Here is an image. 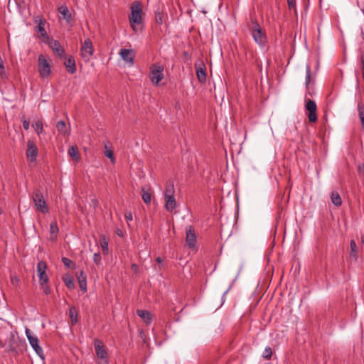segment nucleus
<instances>
[{"instance_id": "nucleus-1", "label": "nucleus", "mask_w": 364, "mask_h": 364, "mask_svg": "<svg viewBox=\"0 0 364 364\" xmlns=\"http://www.w3.org/2000/svg\"><path fill=\"white\" fill-rule=\"evenodd\" d=\"M130 14L129 15V21L132 28L136 31V26L142 23V6L139 1H134L130 6Z\"/></svg>"}, {"instance_id": "nucleus-2", "label": "nucleus", "mask_w": 364, "mask_h": 364, "mask_svg": "<svg viewBox=\"0 0 364 364\" xmlns=\"http://www.w3.org/2000/svg\"><path fill=\"white\" fill-rule=\"evenodd\" d=\"M252 25L250 27L251 35L257 44L260 47H264L267 41V35L262 30L257 20L251 18Z\"/></svg>"}, {"instance_id": "nucleus-3", "label": "nucleus", "mask_w": 364, "mask_h": 364, "mask_svg": "<svg viewBox=\"0 0 364 364\" xmlns=\"http://www.w3.org/2000/svg\"><path fill=\"white\" fill-rule=\"evenodd\" d=\"M32 200L37 210L43 214L49 212L48 204L41 189L36 188L34 190L32 195Z\"/></svg>"}, {"instance_id": "nucleus-4", "label": "nucleus", "mask_w": 364, "mask_h": 364, "mask_svg": "<svg viewBox=\"0 0 364 364\" xmlns=\"http://www.w3.org/2000/svg\"><path fill=\"white\" fill-rule=\"evenodd\" d=\"M94 346L97 357L100 360L99 364H109L108 353L103 342L98 338H95Z\"/></svg>"}, {"instance_id": "nucleus-5", "label": "nucleus", "mask_w": 364, "mask_h": 364, "mask_svg": "<svg viewBox=\"0 0 364 364\" xmlns=\"http://www.w3.org/2000/svg\"><path fill=\"white\" fill-rule=\"evenodd\" d=\"M38 72L42 78H47L51 73L50 65L48 63L46 58L41 54L38 59Z\"/></svg>"}, {"instance_id": "nucleus-6", "label": "nucleus", "mask_w": 364, "mask_h": 364, "mask_svg": "<svg viewBox=\"0 0 364 364\" xmlns=\"http://www.w3.org/2000/svg\"><path fill=\"white\" fill-rule=\"evenodd\" d=\"M94 47L90 38L85 40L80 48V55L85 60L89 61L94 54Z\"/></svg>"}, {"instance_id": "nucleus-7", "label": "nucleus", "mask_w": 364, "mask_h": 364, "mask_svg": "<svg viewBox=\"0 0 364 364\" xmlns=\"http://www.w3.org/2000/svg\"><path fill=\"white\" fill-rule=\"evenodd\" d=\"M164 68L161 65H153L150 70V78L151 82L155 85H159V82L164 78Z\"/></svg>"}, {"instance_id": "nucleus-8", "label": "nucleus", "mask_w": 364, "mask_h": 364, "mask_svg": "<svg viewBox=\"0 0 364 364\" xmlns=\"http://www.w3.org/2000/svg\"><path fill=\"white\" fill-rule=\"evenodd\" d=\"M38 19L35 20V22L37 23V26L35 28L36 32L40 34L41 38H43L44 42H46V40H49V36L46 31L45 26L46 24V21L43 17H37Z\"/></svg>"}, {"instance_id": "nucleus-9", "label": "nucleus", "mask_w": 364, "mask_h": 364, "mask_svg": "<svg viewBox=\"0 0 364 364\" xmlns=\"http://www.w3.org/2000/svg\"><path fill=\"white\" fill-rule=\"evenodd\" d=\"M26 334L29 341V343L32 346L33 350L40 357H42V355H43V350L41 348V347L38 345V338L36 336H33L30 329L28 328L26 329Z\"/></svg>"}, {"instance_id": "nucleus-10", "label": "nucleus", "mask_w": 364, "mask_h": 364, "mask_svg": "<svg viewBox=\"0 0 364 364\" xmlns=\"http://www.w3.org/2000/svg\"><path fill=\"white\" fill-rule=\"evenodd\" d=\"M306 109L309 112L308 119L310 122H316L317 121L316 105L314 100H309L305 105Z\"/></svg>"}, {"instance_id": "nucleus-11", "label": "nucleus", "mask_w": 364, "mask_h": 364, "mask_svg": "<svg viewBox=\"0 0 364 364\" xmlns=\"http://www.w3.org/2000/svg\"><path fill=\"white\" fill-rule=\"evenodd\" d=\"M38 152V148L35 144L34 141L32 140H28L26 157L31 162H34L36 161Z\"/></svg>"}, {"instance_id": "nucleus-12", "label": "nucleus", "mask_w": 364, "mask_h": 364, "mask_svg": "<svg viewBox=\"0 0 364 364\" xmlns=\"http://www.w3.org/2000/svg\"><path fill=\"white\" fill-rule=\"evenodd\" d=\"M48 268L47 264L46 262L41 260L38 262L37 264L36 271L38 273V276L39 278V282H48V277L46 274V269Z\"/></svg>"}, {"instance_id": "nucleus-13", "label": "nucleus", "mask_w": 364, "mask_h": 364, "mask_svg": "<svg viewBox=\"0 0 364 364\" xmlns=\"http://www.w3.org/2000/svg\"><path fill=\"white\" fill-rule=\"evenodd\" d=\"M186 242L189 248L196 247V235L193 228L191 225L186 228Z\"/></svg>"}, {"instance_id": "nucleus-14", "label": "nucleus", "mask_w": 364, "mask_h": 364, "mask_svg": "<svg viewBox=\"0 0 364 364\" xmlns=\"http://www.w3.org/2000/svg\"><path fill=\"white\" fill-rule=\"evenodd\" d=\"M48 41V43L49 44L50 48L54 51V53L59 57H63L65 54L64 49L61 47L60 43L59 41L53 40V39H49L46 40Z\"/></svg>"}, {"instance_id": "nucleus-15", "label": "nucleus", "mask_w": 364, "mask_h": 364, "mask_svg": "<svg viewBox=\"0 0 364 364\" xmlns=\"http://www.w3.org/2000/svg\"><path fill=\"white\" fill-rule=\"evenodd\" d=\"M58 12L61 14L63 19H65L68 24H72L73 18L72 14L70 12L66 5H61L58 8Z\"/></svg>"}, {"instance_id": "nucleus-16", "label": "nucleus", "mask_w": 364, "mask_h": 364, "mask_svg": "<svg viewBox=\"0 0 364 364\" xmlns=\"http://www.w3.org/2000/svg\"><path fill=\"white\" fill-rule=\"evenodd\" d=\"M119 54L124 61L134 64V53L132 49L122 48Z\"/></svg>"}, {"instance_id": "nucleus-17", "label": "nucleus", "mask_w": 364, "mask_h": 364, "mask_svg": "<svg viewBox=\"0 0 364 364\" xmlns=\"http://www.w3.org/2000/svg\"><path fill=\"white\" fill-rule=\"evenodd\" d=\"M77 278L78 280V283L80 285V289L83 292L87 291V276L86 274L83 271H80L77 274Z\"/></svg>"}, {"instance_id": "nucleus-18", "label": "nucleus", "mask_w": 364, "mask_h": 364, "mask_svg": "<svg viewBox=\"0 0 364 364\" xmlns=\"http://www.w3.org/2000/svg\"><path fill=\"white\" fill-rule=\"evenodd\" d=\"M137 315L146 323V324L149 325L152 321V315L151 314L146 310H137Z\"/></svg>"}, {"instance_id": "nucleus-19", "label": "nucleus", "mask_w": 364, "mask_h": 364, "mask_svg": "<svg viewBox=\"0 0 364 364\" xmlns=\"http://www.w3.org/2000/svg\"><path fill=\"white\" fill-rule=\"evenodd\" d=\"M64 65L69 73L73 74L76 72V65L73 56H70L64 63Z\"/></svg>"}, {"instance_id": "nucleus-20", "label": "nucleus", "mask_w": 364, "mask_h": 364, "mask_svg": "<svg viewBox=\"0 0 364 364\" xmlns=\"http://www.w3.org/2000/svg\"><path fill=\"white\" fill-rule=\"evenodd\" d=\"M176 208V201L175 196L168 197L165 198V208L167 211L173 213V210Z\"/></svg>"}, {"instance_id": "nucleus-21", "label": "nucleus", "mask_w": 364, "mask_h": 364, "mask_svg": "<svg viewBox=\"0 0 364 364\" xmlns=\"http://www.w3.org/2000/svg\"><path fill=\"white\" fill-rule=\"evenodd\" d=\"M175 189L173 182L172 181H169L166 184V188L164 191V198L173 197L174 196Z\"/></svg>"}, {"instance_id": "nucleus-22", "label": "nucleus", "mask_w": 364, "mask_h": 364, "mask_svg": "<svg viewBox=\"0 0 364 364\" xmlns=\"http://www.w3.org/2000/svg\"><path fill=\"white\" fill-rule=\"evenodd\" d=\"M69 317L71 320V324L75 325L78 322V311L75 306H71L69 309Z\"/></svg>"}, {"instance_id": "nucleus-23", "label": "nucleus", "mask_w": 364, "mask_h": 364, "mask_svg": "<svg viewBox=\"0 0 364 364\" xmlns=\"http://www.w3.org/2000/svg\"><path fill=\"white\" fill-rule=\"evenodd\" d=\"M331 200L332 203L337 207L341 206L342 204V199H341L339 193L336 191L331 192Z\"/></svg>"}, {"instance_id": "nucleus-24", "label": "nucleus", "mask_w": 364, "mask_h": 364, "mask_svg": "<svg viewBox=\"0 0 364 364\" xmlns=\"http://www.w3.org/2000/svg\"><path fill=\"white\" fill-rule=\"evenodd\" d=\"M196 75L200 82H205L206 80L205 68L201 67L196 68Z\"/></svg>"}, {"instance_id": "nucleus-25", "label": "nucleus", "mask_w": 364, "mask_h": 364, "mask_svg": "<svg viewBox=\"0 0 364 364\" xmlns=\"http://www.w3.org/2000/svg\"><path fill=\"white\" fill-rule=\"evenodd\" d=\"M68 154L73 159H75L76 161L80 160V154H79L78 148L77 146H70L68 149Z\"/></svg>"}, {"instance_id": "nucleus-26", "label": "nucleus", "mask_w": 364, "mask_h": 364, "mask_svg": "<svg viewBox=\"0 0 364 364\" xmlns=\"http://www.w3.org/2000/svg\"><path fill=\"white\" fill-rule=\"evenodd\" d=\"M141 192H142V200L146 204H149L151 201V194L149 191L146 190L145 187H141Z\"/></svg>"}, {"instance_id": "nucleus-27", "label": "nucleus", "mask_w": 364, "mask_h": 364, "mask_svg": "<svg viewBox=\"0 0 364 364\" xmlns=\"http://www.w3.org/2000/svg\"><path fill=\"white\" fill-rule=\"evenodd\" d=\"M350 257L355 259H358V247L355 240H351L350 242Z\"/></svg>"}, {"instance_id": "nucleus-28", "label": "nucleus", "mask_w": 364, "mask_h": 364, "mask_svg": "<svg viewBox=\"0 0 364 364\" xmlns=\"http://www.w3.org/2000/svg\"><path fill=\"white\" fill-rule=\"evenodd\" d=\"M358 111L361 126L364 129V105L363 102L358 103Z\"/></svg>"}, {"instance_id": "nucleus-29", "label": "nucleus", "mask_w": 364, "mask_h": 364, "mask_svg": "<svg viewBox=\"0 0 364 364\" xmlns=\"http://www.w3.org/2000/svg\"><path fill=\"white\" fill-rule=\"evenodd\" d=\"M63 280L65 284V286L68 289H73L75 287L73 278L70 275H65L63 277Z\"/></svg>"}, {"instance_id": "nucleus-30", "label": "nucleus", "mask_w": 364, "mask_h": 364, "mask_svg": "<svg viewBox=\"0 0 364 364\" xmlns=\"http://www.w3.org/2000/svg\"><path fill=\"white\" fill-rule=\"evenodd\" d=\"M100 245L102 247V250L104 255H107L109 252L108 248V242L107 241L105 237H102L100 240Z\"/></svg>"}, {"instance_id": "nucleus-31", "label": "nucleus", "mask_w": 364, "mask_h": 364, "mask_svg": "<svg viewBox=\"0 0 364 364\" xmlns=\"http://www.w3.org/2000/svg\"><path fill=\"white\" fill-rule=\"evenodd\" d=\"M33 127L35 129V131L38 135L43 132V125L41 121H37L35 123H33Z\"/></svg>"}, {"instance_id": "nucleus-32", "label": "nucleus", "mask_w": 364, "mask_h": 364, "mask_svg": "<svg viewBox=\"0 0 364 364\" xmlns=\"http://www.w3.org/2000/svg\"><path fill=\"white\" fill-rule=\"evenodd\" d=\"M39 284H40L41 289L43 291V292L46 295H48L50 294L51 289L48 285V282H40Z\"/></svg>"}, {"instance_id": "nucleus-33", "label": "nucleus", "mask_w": 364, "mask_h": 364, "mask_svg": "<svg viewBox=\"0 0 364 364\" xmlns=\"http://www.w3.org/2000/svg\"><path fill=\"white\" fill-rule=\"evenodd\" d=\"M164 15L161 11L155 12V22L159 25H161L164 22Z\"/></svg>"}, {"instance_id": "nucleus-34", "label": "nucleus", "mask_w": 364, "mask_h": 364, "mask_svg": "<svg viewBox=\"0 0 364 364\" xmlns=\"http://www.w3.org/2000/svg\"><path fill=\"white\" fill-rule=\"evenodd\" d=\"M56 128L60 132L63 133V134L66 133V124L64 121L60 120V121L58 122V123L56 124Z\"/></svg>"}, {"instance_id": "nucleus-35", "label": "nucleus", "mask_w": 364, "mask_h": 364, "mask_svg": "<svg viewBox=\"0 0 364 364\" xmlns=\"http://www.w3.org/2000/svg\"><path fill=\"white\" fill-rule=\"evenodd\" d=\"M104 154L105 156H107L111 160L112 163H114L115 158L114 156V153L112 149H108L107 146H105V151Z\"/></svg>"}, {"instance_id": "nucleus-36", "label": "nucleus", "mask_w": 364, "mask_h": 364, "mask_svg": "<svg viewBox=\"0 0 364 364\" xmlns=\"http://www.w3.org/2000/svg\"><path fill=\"white\" fill-rule=\"evenodd\" d=\"M272 355V350L269 346H267L262 353V357L265 359H270Z\"/></svg>"}, {"instance_id": "nucleus-37", "label": "nucleus", "mask_w": 364, "mask_h": 364, "mask_svg": "<svg viewBox=\"0 0 364 364\" xmlns=\"http://www.w3.org/2000/svg\"><path fill=\"white\" fill-rule=\"evenodd\" d=\"M62 262L66 267L71 268L74 266L73 262L68 257H63Z\"/></svg>"}, {"instance_id": "nucleus-38", "label": "nucleus", "mask_w": 364, "mask_h": 364, "mask_svg": "<svg viewBox=\"0 0 364 364\" xmlns=\"http://www.w3.org/2000/svg\"><path fill=\"white\" fill-rule=\"evenodd\" d=\"M59 231L58 225L55 222L51 223L50 225V232L51 234H58Z\"/></svg>"}, {"instance_id": "nucleus-39", "label": "nucleus", "mask_w": 364, "mask_h": 364, "mask_svg": "<svg viewBox=\"0 0 364 364\" xmlns=\"http://www.w3.org/2000/svg\"><path fill=\"white\" fill-rule=\"evenodd\" d=\"M311 80V69L310 66H306V86L308 87L309 82Z\"/></svg>"}, {"instance_id": "nucleus-40", "label": "nucleus", "mask_w": 364, "mask_h": 364, "mask_svg": "<svg viewBox=\"0 0 364 364\" xmlns=\"http://www.w3.org/2000/svg\"><path fill=\"white\" fill-rule=\"evenodd\" d=\"M93 261L97 265L101 264V255L100 252L95 253L93 255Z\"/></svg>"}, {"instance_id": "nucleus-41", "label": "nucleus", "mask_w": 364, "mask_h": 364, "mask_svg": "<svg viewBox=\"0 0 364 364\" xmlns=\"http://www.w3.org/2000/svg\"><path fill=\"white\" fill-rule=\"evenodd\" d=\"M11 282L13 285L17 286L20 282V279L17 276H12L11 277Z\"/></svg>"}, {"instance_id": "nucleus-42", "label": "nucleus", "mask_w": 364, "mask_h": 364, "mask_svg": "<svg viewBox=\"0 0 364 364\" xmlns=\"http://www.w3.org/2000/svg\"><path fill=\"white\" fill-rule=\"evenodd\" d=\"M22 124H23V127L24 129L26 130H28L29 129V127H30V122L26 119H23L22 120Z\"/></svg>"}, {"instance_id": "nucleus-43", "label": "nucleus", "mask_w": 364, "mask_h": 364, "mask_svg": "<svg viewBox=\"0 0 364 364\" xmlns=\"http://www.w3.org/2000/svg\"><path fill=\"white\" fill-rule=\"evenodd\" d=\"M125 218L127 221H132L133 219L132 212H130V211L126 212L125 213Z\"/></svg>"}, {"instance_id": "nucleus-44", "label": "nucleus", "mask_w": 364, "mask_h": 364, "mask_svg": "<svg viewBox=\"0 0 364 364\" xmlns=\"http://www.w3.org/2000/svg\"><path fill=\"white\" fill-rule=\"evenodd\" d=\"M287 4L289 7L291 9L295 6L296 2L295 0H287Z\"/></svg>"}, {"instance_id": "nucleus-45", "label": "nucleus", "mask_w": 364, "mask_h": 364, "mask_svg": "<svg viewBox=\"0 0 364 364\" xmlns=\"http://www.w3.org/2000/svg\"><path fill=\"white\" fill-rule=\"evenodd\" d=\"M361 63H362L363 72V77H364V52L361 55Z\"/></svg>"}, {"instance_id": "nucleus-46", "label": "nucleus", "mask_w": 364, "mask_h": 364, "mask_svg": "<svg viewBox=\"0 0 364 364\" xmlns=\"http://www.w3.org/2000/svg\"><path fill=\"white\" fill-rule=\"evenodd\" d=\"M156 262H157V263L161 264V263H162L163 259H162L160 257H158L156 259Z\"/></svg>"}, {"instance_id": "nucleus-47", "label": "nucleus", "mask_w": 364, "mask_h": 364, "mask_svg": "<svg viewBox=\"0 0 364 364\" xmlns=\"http://www.w3.org/2000/svg\"><path fill=\"white\" fill-rule=\"evenodd\" d=\"M92 203H93L95 207L97 205V200L96 199H92Z\"/></svg>"}, {"instance_id": "nucleus-48", "label": "nucleus", "mask_w": 364, "mask_h": 364, "mask_svg": "<svg viewBox=\"0 0 364 364\" xmlns=\"http://www.w3.org/2000/svg\"><path fill=\"white\" fill-rule=\"evenodd\" d=\"M10 351L16 353V350L14 348H13L12 346H10Z\"/></svg>"}, {"instance_id": "nucleus-49", "label": "nucleus", "mask_w": 364, "mask_h": 364, "mask_svg": "<svg viewBox=\"0 0 364 364\" xmlns=\"http://www.w3.org/2000/svg\"><path fill=\"white\" fill-rule=\"evenodd\" d=\"M117 235L120 237H122V232L119 230L117 231Z\"/></svg>"}, {"instance_id": "nucleus-50", "label": "nucleus", "mask_w": 364, "mask_h": 364, "mask_svg": "<svg viewBox=\"0 0 364 364\" xmlns=\"http://www.w3.org/2000/svg\"><path fill=\"white\" fill-rule=\"evenodd\" d=\"M361 242L363 245H364V234L361 235Z\"/></svg>"}, {"instance_id": "nucleus-51", "label": "nucleus", "mask_w": 364, "mask_h": 364, "mask_svg": "<svg viewBox=\"0 0 364 364\" xmlns=\"http://www.w3.org/2000/svg\"><path fill=\"white\" fill-rule=\"evenodd\" d=\"M0 346L1 347H4V343L0 340Z\"/></svg>"}]
</instances>
